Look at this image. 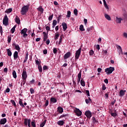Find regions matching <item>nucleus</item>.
<instances>
[{"instance_id": "4", "label": "nucleus", "mask_w": 127, "mask_h": 127, "mask_svg": "<svg viewBox=\"0 0 127 127\" xmlns=\"http://www.w3.org/2000/svg\"><path fill=\"white\" fill-rule=\"evenodd\" d=\"M31 123V120L30 119H24V125L25 127H27V124H28V127H31V126L30 125Z\"/></svg>"}, {"instance_id": "58", "label": "nucleus", "mask_w": 127, "mask_h": 127, "mask_svg": "<svg viewBox=\"0 0 127 127\" xmlns=\"http://www.w3.org/2000/svg\"><path fill=\"white\" fill-rule=\"evenodd\" d=\"M46 30L48 32L49 31H50V27L47 26L46 27Z\"/></svg>"}, {"instance_id": "5", "label": "nucleus", "mask_w": 127, "mask_h": 127, "mask_svg": "<svg viewBox=\"0 0 127 127\" xmlns=\"http://www.w3.org/2000/svg\"><path fill=\"white\" fill-rule=\"evenodd\" d=\"M3 24L5 25V26L8 25V18L7 15H5L3 19Z\"/></svg>"}, {"instance_id": "7", "label": "nucleus", "mask_w": 127, "mask_h": 127, "mask_svg": "<svg viewBox=\"0 0 127 127\" xmlns=\"http://www.w3.org/2000/svg\"><path fill=\"white\" fill-rule=\"evenodd\" d=\"M26 32H27V29L26 28H24L23 29L21 30V34H23V37H26L27 36V34H26Z\"/></svg>"}, {"instance_id": "8", "label": "nucleus", "mask_w": 127, "mask_h": 127, "mask_svg": "<svg viewBox=\"0 0 127 127\" xmlns=\"http://www.w3.org/2000/svg\"><path fill=\"white\" fill-rule=\"evenodd\" d=\"M85 115L87 117V119H89V120L92 118V113L90 111H86Z\"/></svg>"}, {"instance_id": "39", "label": "nucleus", "mask_w": 127, "mask_h": 127, "mask_svg": "<svg viewBox=\"0 0 127 127\" xmlns=\"http://www.w3.org/2000/svg\"><path fill=\"white\" fill-rule=\"evenodd\" d=\"M71 16V11H67L66 17H70Z\"/></svg>"}, {"instance_id": "32", "label": "nucleus", "mask_w": 127, "mask_h": 127, "mask_svg": "<svg viewBox=\"0 0 127 127\" xmlns=\"http://www.w3.org/2000/svg\"><path fill=\"white\" fill-rule=\"evenodd\" d=\"M28 59V53H27L24 60V63H25V62L27 61Z\"/></svg>"}, {"instance_id": "43", "label": "nucleus", "mask_w": 127, "mask_h": 127, "mask_svg": "<svg viewBox=\"0 0 127 127\" xmlns=\"http://www.w3.org/2000/svg\"><path fill=\"white\" fill-rule=\"evenodd\" d=\"M48 105H49V101L48 100H46L45 104V107L46 108Z\"/></svg>"}, {"instance_id": "42", "label": "nucleus", "mask_w": 127, "mask_h": 127, "mask_svg": "<svg viewBox=\"0 0 127 127\" xmlns=\"http://www.w3.org/2000/svg\"><path fill=\"white\" fill-rule=\"evenodd\" d=\"M85 94L87 97H90V92L89 90H85Z\"/></svg>"}, {"instance_id": "51", "label": "nucleus", "mask_w": 127, "mask_h": 127, "mask_svg": "<svg viewBox=\"0 0 127 127\" xmlns=\"http://www.w3.org/2000/svg\"><path fill=\"white\" fill-rule=\"evenodd\" d=\"M115 103H116V99H113L111 102V105H112V106H114V105H115Z\"/></svg>"}, {"instance_id": "34", "label": "nucleus", "mask_w": 127, "mask_h": 127, "mask_svg": "<svg viewBox=\"0 0 127 127\" xmlns=\"http://www.w3.org/2000/svg\"><path fill=\"white\" fill-rule=\"evenodd\" d=\"M38 68L39 72H40V73H42V66H41V65H38Z\"/></svg>"}, {"instance_id": "3", "label": "nucleus", "mask_w": 127, "mask_h": 127, "mask_svg": "<svg viewBox=\"0 0 127 127\" xmlns=\"http://www.w3.org/2000/svg\"><path fill=\"white\" fill-rule=\"evenodd\" d=\"M81 50H82V48H79V49L76 51L75 55V60L79 59V57H80V55H81Z\"/></svg>"}, {"instance_id": "52", "label": "nucleus", "mask_w": 127, "mask_h": 127, "mask_svg": "<svg viewBox=\"0 0 127 127\" xmlns=\"http://www.w3.org/2000/svg\"><path fill=\"white\" fill-rule=\"evenodd\" d=\"M57 24V21L56 20H54L53 21V25H56Z\"/></svg>"}, {"instance_id": "45", "label": "nucleus", "mask_w": 127, "mask_h": 127, "mask_svg": "<svg viewBox=\"0 0 127 127\" xmlns=\"http://www.w3.org/2000/svg\"><path fill=\"white\" fill-rule=\"evenodd\" d=\"M30 91L31 94H34V93L35 92L34 91V89L33 88H31L30 89Z\"/></svg>"}, {"instance_id": "59", "label": "nucleus", "mask_w": 127, "mask_h": 127, "mask_svg": "<svg viewBox=\"0 0 127 127\" xmlns=\"http://www.w3.org/2000/svg\"><path fill=\"white\" fill-rule=\"evenodd\" d=\"M36 64H37V65H41V64H40V63L38 60L36 61Z\"/></svg>"}, {"instance_id": "16", "label": "nucleus", "mask_w": 127, "mask_h": 127, "mask_svg": "<svg viewBox=\"0 0 127 127\" xmlns=\"http://www.w3.org/2000/svg\"><path fill=\"white\" fill-rule=\"evenodd\" d=\"M62 25L63 26L64 31H66V30L67 29V24L65 22H64L62 24Z\"/></svg>"}, {"instance_id": "40", "label": "nucleus", "mask_w": 127, "mask_h": 127, "mask_svg": "<svg viewBox=\"0 0 127 127\" xmlns=\"http://www.w3.org/2000/svg\"><path fill=\"white\" fill-rule=\"evenodd\" d=\"M60 36V35H59V34H56V35L55 36V40H57V39H58V38H59Z\"/></svg>"}, {"instance_id": "11", "label": "nucleus", "mask_w": 127, "mask_h": 127, "mask_svg": "<svg viewBox=\"0 0 127 127\" xmlns=\"http://www.w3.org/2000/svg\"><path fill=\"white\" fill-rule=\"evenodd\" d=\"M75 113L77 116V117H80V116H82V112L80 111L79 109H76Z\"/></svg>"}, {"instance_id": "19", "label": "nucleus", "mask_w": 127, "mask_h": 127, "mask_svg": "<svg viewBox=\"0 0 127 127\" xmlns=\"http://www.w3.org/2000/svg\"><path fill=\"white\" fill-rule=\"evenodd\" d=\"M104 16L107 20H112V18H111V16L109 14H105Z\"/></svg>"}, {"instance_id": "30", "label": "nucleus", "mask_w": 127, "mask_h": 127, "mask_svg": "<svg viewBox=\"0 0 127 127\" xmlns=\"http://www.w3.org/2000/svg\"><path fill=\"white\" fill-rule=\"evenodd\" d=\"M47 121V120H45L43 122H42L40 125V127H44V126H45V124H46V122Z\"/></svg>"}, {"instance_id": "46", "label": "nucleus", "mask_w": 127, "mask_h": 127, "mask_svg": "<svg viewBox=\"0 0 127 127\" xmlns=\"http://www.w3.org/2000/svg\"><path fill=\"white\" fill-rule=\"evenodd\" d=\"M31 126L33 127H36V126L35 125V121H32L31 122Z\"/></svg>"}, {"instance_id": "50", "label": "nucleus", "mask_w": 127, "mask_h": 127, "mask_svg": "<svg viewBox=\"0 0 127 127\" xmlns=\"http://www.w3.org/2000/svg\"><path fill=\"white\" fill-rule=\"evenodd\" d=\"M52 18H53V14L49 17V20L51 21V20H52Z\"/></svg>"}, {"instance_id": "36", "label": "nucleus", "mask_w": 127, "mask_h": 127, "mask_svg": "<svg viewBox=\"0 0 127 127\" xmlns=\"http://www.w3.org/2000/svg\"><path fill=\"white\" fill-rule=\"evenodd\" d=\"M16 26H14L11 29V33H14V31H15V28Z\"/></svg>"}, {"instance_id": "56", "label": "nucleus", "mask_w": 127, "mask_h": 127, "mask_svg": "<svg viewBox=\"0 0 127 127\" xmlns=\"http://www.w3.org/2000/svg\"><path fill=\"white\" fill-rule=\"evenodd\" d=\"M43 69L44 70H47V69H48V67L46 65H44L43 67Z\"/></svg>"}, {"instance_id": "63", "label": "nucleus", "mask_w": 127, "mask_h": 127, "mask_svg": "<svg viewBox=\"0 0 127 127\" xmlns=\"http://www.w3.org/2000/svg\"><path fill=\"white\" fill-rule=\"evenodd\" d=\"M96 47L97 50H100V45H97Z\"/></svg>"}, {"instance_id": "10", "label": "nucleus", "mask_w": 127, "mask_h": 127, "mask_svg": "<svg viewBox=\"0 0 127 127\" xmlns=\"http://www.w3.org/2000/svg\"><path fill=\"white\" fill-rule=\"evenodd\" d=\"M12 46H14L15 47V49H16V50H17V51H18V52H19V51H20V47H19V45L16 44L15 43H13L12 44Z\"/></svg>"}, {"instance_id": "18", "label": "nucleus", "mask_w": 127, "mask_h": 127, "mask_svg": "<svg viewBox=\"0 0 127 127\" xmlns=\"http://www.w3.org/2000/svg\"><path fill=\"white\" fill-rule=\"evenodd\" d=\"M50 102H51V104H52V103L54 104L57 102V99H56V98H55L52 97L50 99Z\"/></svg>"}, {"instance_id": "37", "label": "nucleus", "mask_w": 127, "mask_h": 127, "mask_svg": "<svg viewBox=\"0 0 127 127\" xmlns=\"http://www.w3.org/2000/svg\"><path fill=\"white\" fill-rule=\"evenodd\" d=\"M73 13L76 16L78 15V10H77L76 8L74 9L73 10Z\"/></svg>"}, {"instance_id": "41", "label": "nucleus", "mask_w": 127, "mask_h": 127, "mask_svg": "<svg viewBox=\"0 0 127 127\" xmlns=\"http://www.w3.org/2000/svg\"><path fill=\"white\" fill-rule=\"evenodd\" d=\"M65 117H68V114H63L59 117V119H62V118H65Z\"/></svg>"}, {"instance_id": "57", "label": "nucleus", "mask_w": 127, "mask_h": 127, "mask_svg": "<svg viewBox=\"0 0 127 127\" xmlns=\"http://www.w3.org/2000/svg\"><path fill=\"white\" fill-rule=\"evenodd\" d=\"M10 91V89L8 87L7 88L6 90L5 91V92H6V93H9Z\"/></svg>"}, {"instance_id": "49", "label": "nucleus", "mask_w": 127, "mask_h": 127, "mask_svg": "<svg viewBox=\"0 0 127 127\" xmlns=\"http://www.w3.org/2000/svg\"><path fill=\"white\" fill-rule=\"evenodd\" d=\"M107 89V87H106V85L105 84H103L102 85V90L103 91H105Z\"/></svg>"}, {"instance_id": "53", "label": "nucleus", "mask_w": 127, "mask_h": 127, "mask_svg": "<svg viewBox=\"0 0 127 127\" xmlns=\"http://www.w3.org/2000/svg\"><path fill=\"white\" fill-rule=\"evenodd\" d=\"M62 42V36H61L60 39L59 41V45H60V44H61Z\"/></svg>"}, {"instance_id": "44", "label": "nucleus", "mask_w": 127, "mask_h": 127, "mask_svg": "<svg viewBox=\"0 0 127 127\" xmlns=\"http://www.w3.org/2000/svg\"><path fill=\"white\" fill-rule=\"evenodd\" d=\"M10 102L12 105H13V106H14L15 107L16 106V104H15V101H14V100H11Z\"/></svg>"}, {"instance_id": "24", "label": "nucleus", "mask_w": 127, "mask_h": 127, "mask_svg": "<svg viewBox=\"0 0 127 127\" xmlns=\"http://www.w3.org/2000/svg\"><path fill=\"white\" fill-rule=\"evenodd\" d=\"M19 104L22 108H24V105H23V103H22V99H19Z\"/></svg>"}, {"instance_id": "33", "label": "nucleus", "mask_w": 127, "mask_h": 127, "mask_svg": "<svg viewBox=\"0 0 127 127\" xmlns=\"http://www.w3.org/2000/svg\"><path fill=\"white\" fill-rule=\"evenodd\" d=\"M79 30L80 31H85V29L84 28V26L83 25H80Z\"/></svg>"}, {"instance_id": "23", "label": "nucleus", "mask_w": 127, "mask_h": 127, "mask_svg": "<svg viewBox=\"0 0 127 127\" xmlns=\"http://www.w3.org/2000/svg\"><path fill=\"white\" fill-rule=\"evenodd\" d=\"M58 111L60 114H62L63 113V108L61 107H58Z\"/></svg>"}, {"instance_id": "55", "label": "nucleus", "mask_w": 127, "mask_h": 127, "mask_svg": "<svg viewBox=\"0 0 127 127\" xmlns=\"http://www.w3.org/2000/svg\"><path fill=\"white\" fill-rule=\"evenodd\" d=\"M0 33L1 35H2V27L0 26Z\"/></svg>"}, {"instance_id": "21", "label": "nucleus", "mask_w": 127, "mask_h": 127, "mask_svg": "<svg viewBox=\"0 0 127 127\" xmlns=\"http://www.w3.org/2000/svg\"><path fill=\"white\" fill-rule=\"evenodd\" d=\"M37 10H38V11H40V12H41V13H43V11H44V9H43L42 8V6H40L38 8H37Z\"/></svg>"}, {"instance_id": "54", "label": "nucleus", "mask_w": 127, "mask_h": 127, "mask_svg": "<svg viewBox=\"0 0 127 127\" xmlns=\"http://www.w3.org/2000/svg\"><path fill=\"white\" fill-rule=\"evenodd\" d=\"M104 6L107 8V9H109V6H108V4H107V2L104 3Z\"/></svg>"}, {"instance_id": "12", "label": "nucleus", "mask_w": 127, "mask_h": 127, "mask_svg": "<svg viewBox=\"0 0 127 127\" xmlns=\"http://www.w3.org/2000/svg\"><path fill=\"white\" fill-rule=\"evenodd\" d=\"M43 34H44V41H46V40H47V38H48V31L46 32H43Z\"/></svg>"}, {"instance_id": "35", "label": "nucleus", "mask_w": 127, "mask_h": 127, "mask_svg": "<svg viewBox=\"0 0 127 127\" xmlns=\"http://www.w3.org/2000/svg\"><path fill=\"white\" fill-rule=\"evenodd\" d=\"M10 41H11V36H8L7 37V42H8V43H10Z\"/></svg>"}, {"instance_id": "60", "label": "nucleus", "mask_w": 127, "mask_h": 127, "mask_svg": "<svg viewBox=\"0 0 127 127\" xmlns=\"http://www.w3.org/2000/svg\"><path fill=\"white\" fill-rule=\"evenodd\" d=\"M104 82L106 83V84H109V80H108V79H105L104 80Z\"/></svg>"}, {"instance_id": "2", "label": "nucleus", "mask_w": 127, "mask_h": 127, "mask_svg": "<svg viewBox=\"0 0 127 127\" xmlns=\"http://www.w3.org/2000/svg\"><path fill=\"white\" fill-rule=\"evenodd\" d=\"M115 70V67L110 66L109 68H107L105 69V72H106L107 75H110L114 72Z\"/></svg>"}, {"instance_id": "17", "label": "nucleus", "mask_w": 127, "mask_h": 127, "mask_svg": "<svg viewBox=\"0 0 127 127\" xmlns=\"http://www.w3.org/2000/svg\"><path fill=\"white\" fill-rule=\"evenodd\" d=\"M13 57H14V60H16V59L18 58V52H17V51H15L14 53Z\"/></svg>"}, {"instance_id": "14", "label": "nucleus", "mask_w": 127, "mask_h": 127, "mask_svg": "<svg viewBox=\"0 0 127 127\" xmlns=\"http://www.w3.org/2000/svg\"><path fill=\"white\" fill-rule=\"evenodd\" d=\"M7 120L6 118H3L0 121V125H5L6 123Z\"/></svg>"}, {"instance_id": "62", "label": "nucleus", "mask_w": 127, "mask_h": 127, "mask_svg": "<svg viewBox=\"0 0 127 127\" xmlns=\"http://www.w3.org/2000/svg\"><path fill=\"white\" fill-rule=\"evenodd\" d=\"M35 80L34 79H32L31 81H30V84H34Z\"/></svg>"}, {"instance_id": "20", "label": "nucleus", "mask_w": 127, "mask_h": 127, "mask_svg": "<svg viewBox=\"0 0 127 127\" xmlns=\"http://www.w3.org/2000/svg\"><path fill=\"white\" fill-rule=\"evenodd\" d=\"M122 20H123V18L116 17V21L117 23H121Z\"/></svg>"}, {"instance_id": "13", "label": "nucleus", "mask_w": 127, "mask_h": 127, "mask_svg": "<svg viewBox=\"0 0 127 127\" xmlns=\"http://www.w3.org/2000/svg\"><path fill=\"white\" fill-rule=\"evenodd\" d=\"M77 84H79L80 83V81H81V77H82V72L81 71H79V73L77 75Z\"/></svg>"}, {"instance_id": "28", "label": "nucleus", "mask_w": 127, "mask_h": 127, "mask_svg": "<svg viewBox=\"0 0 127 127\" xmlns=\"http://www.w3.org/2000/svg\"><path fill=\"white\" fill-rule=\"evenodd\" d=\"M117 46H118L117 49L119 50V51H120L121 54H123V49H122V47L120 46H118V45H117Z\"/></svg>"}, {"instance_id": "27", "label": "nucleus", "mask_w": 127, "mask_h": 127, "mask_svg": "<svg viewBox=\"0 0 127 127\" xmlns=\"http://www.w3.org/2000/svg\"><path fill=\"white\" fill-rule=\"evenodd\" d=\"M12 75L14 79H16V77H17V75H16V72L15 70H13L12 72Z\"/></svg>"}, {"instance_id": "9", "label": "nucleus", "mask_w": 127, "mask_h": 127, "mask_svg": "<svg viewBox=\"0 0 127 127\" xmlns=\"http://www.w3.org/2000/svg\"><path fill=\"white\" fill-rule=\"evenodd\" d=\"M71 55H72V54L70 52L66 53L64 56V60H66V59H68V58H69V57H70Z\"/></svg>"}, {"instance_id": "1", "label": "nucleus", "mask_w": 127, "mask_h": 127, "mask_svg": "<svg viewBox=\"0 0 127 127\" xmlns=\"http://www.w3.org/2000/svg\"><path fill=\"white\" fill-rule=\"evenodd\" d=\"M28 9H29V5H24L21 10V13L22 15L26 14V13L28 11Z\"/></svg>"}, {"instance_id": "38", "label": "nucleus", "mask_w": 127, "mask_h": 127, "mask_svg": "<svg viewBox=\"0 0 127 127\" xmlns=\"http://www.w3.org/2000/svg\"><path fill=\"white\" fill-rule=\"evenodd\" d=\"M94 51H93V50H90L89 52V55L90 56L94 55Z\"/></svg>"}, {"instance_id": "29", "label": "nucleus", "mask_w": 127, "mask_h": 127, "mask_svg": "<svg viewBox=\"0 0 127 127\" xmlns=\"http://www.w3.org/2000/svg\"><path fill=\"white\" fill-rule=\"evenodd\" d=\"M80 83L82 87H85V81H84V79L82 78L80 80Z\"/></svg>"}, {"instance_id": "48", "label": "nucleus", "mask_w": 127, "mask_h": 127, "mask_svg": "<svg viewBox=\"0 0 127 127\" xmlns=\"http://www.w3.org/2000/svg\"><path fill=\"white\" fill-rule=\"evenodd\" d=\"M53 52L54 53V54H56V53H57V52H58V51L57 50V49H56V48H54L53 49Z\"/></svg>"}, {"instance_id": "47", "label": "nucleus", "mask_w": 127, "mask_h": 127, "mask_svg": "<svg viewBox=\"0 0 127 127\" xmlns=\"http://www.w3.org/2000/svg\"><path fill=\"white\" fill-rule=\"evenodd\" d=\"M111 115L112 117H117V116H118V114H117V113H112L111 114Z\"/></svg>"}, {"instance_id": "25", "label": "nucleus", "mask_w": 127, "mask_h": 127, "mask_svg": "<svg viewBox=\"0 0 127 127\" xmlns=\"http://www.w3.org/2000/svg\"><path fill=\"white\" fill-rule=\"evenodd\" d=\"M6 51L7 52L8 56H9V57L11 56L12 53H11V51H10V50H9V49H7Z\"/></svg>"}, {"instance_id": "15", "label": "nucleus", "mask_w": 127, "mask_h": 127, "mask_svg": "<svg viewBox=\"0 0 127 127\" xmlns=\"http://www.w3.org/2000/svg\"><path fill=\"white\" fill-rule=\"evenodd\" d=\"M15 21L17 24H20V19H19L18 16H16Z\"/></svg>"}, {"instance_id": "26", "label": "nucleus", "mask_w": 127, "mask_h": 127, "mask_svg": "<svg viewBox=\"0 0 127 127\" xmlns=\"http://www.w3.org/2000/svg\"><path fill=\"white\" fill-rule=\"evenodd\" d=\"M119 96L120 97H123V96H125V93H124V90H120L119 93Z\"/></svg>"}, {"instance_id": "31", "label": "nucleus", "mask_w": 127, "mask_h": 127, "mask_svg": "<svg viewBox=\"0 0 127 127\" xmlns=\"http://www.w3.org/2000/svg\"><path fill=\"white\" fill-rule=\"evenodd\" d=\"M11 11H12V8H10L6 9V11H5V12H6V13H10V12H11Z\"/></svg>"}, {"instance_id": "64", "label": "nucleus", "mask_w": 127, "mask_h": 127, "mask_svg": "<svg viewBox=\"0 0 127 127\" xmlns=\"http://www.w3.org/2000/svg\"><path fill=\"white\" fill-rule=\"evenodd\" d=\"M123 35H124V37H126V38H127V33H124Z\"/></svg>"}, {"instance_id": "6", "label": "nucleus", "mask_w": 127, "mask_h": 127, "mask_svg": "<svg viewBox=\"0 0 127 127\" xmlns=\"http://www.w3.org/2000/svg\"><path fill=\"white\" fill-rule=\"evenodd\" d=\"M22 78L23 80H26V78H27V73H26V70H25V69H23Z\"/></svg>"}, {"instance_id": "61", "label": "nucleus", "mask_w": 127, "mask_h": 127, "mask_svg": "<svg viewBox=\"0 0 127 127\" xmlns=\"http://www.w3.org/2000/svg\"><path fill=\"white\" fill-rule=\"evenodd\" d=\"M43 54H47V49H45L43 50Z\"/></svg>"}, {"instance_id": "22", "label": "nucleus", "mask_w": 127, "mask_h": 127, "mask_svg": "<svg viewBox=\"0 0 127 127\" xmlns=\"http://www.w3.org/2000/svg\"><path fill=\"white\" fill-rule=\"evenodd\" d=\"M64 124H65V123H64V121H59L57 122V124L59 125V126H64Z\"/></svg>"}]
</instances>
